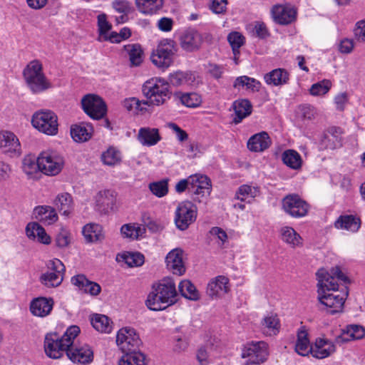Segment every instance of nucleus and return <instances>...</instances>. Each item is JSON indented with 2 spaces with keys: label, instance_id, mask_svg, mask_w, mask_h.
Masks as SVG:
<instances>
[{
  "label": "nucleus",
  "instance_id": "obj_1",
  "mask_svg": "<svg viewBox=\"0 0 365 365\" xmlns=\"http://www.w3.org/2000/svg\"><path fill=\"white\" fill-rule=\"evenodd\" d=\"M318 280V299L324 305L330 314H335L342 310L347 293L341 294L329 293V291H338V282L346 283L348 277L340 270L339 267L331 268L329 271L320 269L317 272Z\"/></svg>",
  "mask_w": 365,
  "mask_h": 365
},
{
  "label": "nucleus",
  "instance_id": "obj_2",
  "mask_svg": "<svg viewBox=\"0 0 365 365\" xmlns=\"http://www.w3.org/2000/svg\"><path fill=\"white\" fill-rule=\"evenodd\" d=\"M177 292L175 284L172 279H163L159 283L152 286L145 304L153 311H161L174 304L176 301Z\"/></svg>",
  "mask_w": 365,
  "mask_h": 365
},
{
  "label": "nucleus",
  "instance_id": "obj_3",
  "mask_svg": "<svg viewBox=\"0 0 365 365\" xmlns=\"http://www.w3.org/2000/svg\"><path fill=\"white\" fill-rule=\"evenodd\" d=\"M79 333L80 328L74 325L69 327L62 336L56 332L48 333L44 339L46 356L54 359H60L72 346Z\"/></svg>",
  "mask_w": 365,
  "mask_h": 365
},
{
  "label": "nucleus",
  "instance_id": "obj_4",
  "mask_svg": "<svg viewBox=\"0 0 365 365\" xmlns=\"http://www.w3.org/2000/svg\"><path fill=\"white\" fill-rule=\"evenodd\" d=\"M142 91L148 106L163 105L170 97L168 83L161 78H152L146 81L143 85Z\"/></svg>",
  "mask_w": 365,
  "mask_h": 365
},
{
  "label": "nucleus",
  "instance_id": "obj_5",
  "mask_svg": "<svg viewBox=\"0 0 365 365\" xmlns=\"http://www.w3.org/2000/svg\"><path fill=\"white\" fill-rule=\"evenodd\" d=\"M23 76L32 93H38L51 87L43 72L42 63L38 60L31 61L24 69Z\"/></svg>",
  "mask_w": 365,
  "mask_h": 365
},
{
  "label": "nucleus",
  "instance_id": "obj_6",
  "mask_svg": "<svg viewBox=\"0 0 365 365\" xmlns=\"http://www.w3.org/2000/svg\"><path fill=\"white\" fill-rule=\"evenodd\" d=\"M178 48L174 41L163 39L151 53L150 59L154 65L160 68H168L175 59Z\"/></svg>",
  "mask_w": 365,
  "mask_h": 365
},
{
  "label": "nucleus",
  "instance_id": "obj_7",
  "mask_svg": "<svg viewBox=\"0 0 365 365\" xmlns=\"http://www.w3.org/2000/svg\"><path fill=\"white\" fill-rule=\"evenodd\" d=\"M38 163L41 173L53 176L61 171L64 165V160L56 152L47 150L39 154Z\"/></svg>",
  "mask_w": 365,
  "mask_h": 365
},
{
  "label": "nucleus",
  "instance_id": "obj_8",
  "mask_svg": "<svg viewBox=\"0 0 365 365\" xmlns=\"http://www.w3.org/2000/svg\"><path fill=\"white\" fill-rule=\"evenodd\" d=\"M190 192L192 194L193 201L205 203L212 191L210 179L205 175L195 174L190 175Z\"/></svg>",
  "mask_w": 365,
  "mask_h": 365
},
{
  "label": "nucleus",
  "instance_id": "obj_9",
  "mask_svg": "<svg viewBox=\"0 0 365 365\" xmlns=\"http://www.w3.org/2000/svg\"><path fill=\"white\" fill-rule=\"evenodd\" d=\"M58 118L51 110L36 112L32 117L33 126L41 133L53 135L58 132Z\"/></svg>",
  "mask_w": 365,
  "mask_h": 365
},
{
  "label": "nucleus",
  "instance_id": "obj_10",
  "mask_svg": "<svg viewBox=\"0 0 365 365\" xmlns=\"http://www.w3.org/2000/svg\"><path fill=\"white\" fill-rule=\"evenodd\" d=\"M267 344L262 341L247 343L242 349V357L247 359L244 365L260 364L268 357Z\"/></svg>",
  "mask_w": 365,
  "mask_h": 365
},
{
  "label": "nucleus",
  "instance_id": "obj_11",
  "mask_svg": "<svg viewBox=\"0 0 365 365\" xmlns=\"http://www.w3.org/2000/svg\"><path fill=\"white\" fill-rule=\"evenodd\" d=\"M175 215V223L180 230H185L197 218V209L192 202L185 200L178 204Z\"/></svg>",
  "mask_w": 365,
  "mask_h": 365
},
{
  "label": "nucleus",
  "instance_id": "obj_12",
  "mask_svg": "<svg viewBox=\"0 0 365 365\" xmlns=\"http://www.w3.org/2000/svg\"><path fill=\"white\" fill-rule=\"evenodd\" d=\"M282 207L286 214L294 218L306 216L309 210V204L297 194H289L283 197Z\"/></svg>",
  "mask_w": 365,
  "mask_h": 365
},
{
  "label": "nucleus",
  "instance_id": "obj_13",
  "mask_svg": "<svg viewBox=\"0 0 365 365\" xmlns=\"http://www.w3.org/2000/svg\"><path fill=\"white\" fill-rule=\"evenodd\" d=\"M84 112L91 118H103L107 112V107L103 99L97 95L88 94L81 100Z\"/></svg>",
  "mask_w": 365,
  "mask_h": 365
},
{
  "label": "nucleus",
  "instance_id": "obj_14",
  "mask_svg": "<svg viewBox=\"0 0 365 365\" xmlns=\"http://www.w3.org/2000/svg\"><path fill=\"white\" fill-rule=\"evenodd\" d=\"M116 344L125 353L137 350L141 344V340L133 328L123 327L117 333Z\"/></svg>",
  "mask_w": 365,
  "mask_h": 365
},
{
  "label": "nucleus",
  "instance_id": "obj_15",
  "mask_svg": "<svg viewBox=\"0 0 365 365\" xmlns=\"http://www.w3.org/2000/svg\"><path fill=\"white\" fill-rule=\"evenodd\" d=\"M271 12L274 21L280 25L292 24L297 19V10L290 4L275 5Z\"/></svg>",
  "mask_w": 365,
  "mask_h": 365
},
{
  "label": "nucleus",
  "instance_id": "obj_16",
  "mask_svg": "<svg viewBox=\"0 0 365 365\" xmlns=\"http://www.w3.org/2000/svg\"><path fill=\"white\" fill-rule=\"evenodd\" d=\"M181 48L187 52L198 51L202 43V36L195 29L186 30L180 38Z\"/></svg>",
  "mask_w": 365,
  "mask_h": 365
},
{
  "label": "nucleus",
  "instance_id": "obj_17",
  "mask_svg": "<svg viewBox=\"0 0 365 365\" xmlns=\"http://www.w3.org/2000/svg\"><path fill=\"white\" fill-rule=\"evenodd\" d=\"M341 145V130L331 127L325 130L321 136L319 147L321 150H334Z\"/></svg>",
  "mask_w": 365,
  "mask_h": 365
},
{
  "label": "nucleus",
  "instance_id": "obj_18",
  "mask_svg": "<svg viewBox=\"0 0 365 365\" xmlns=\"http://www.w3.org/2000/svg\"><path fill=\"white\" fill-rule=\"evenodd\" d=\"M53 305L54 301L52 298L39 297L31 300L29 310L32 315L44 318L51 314Z\"/></svg>",
  "mask_w": 365,
  "mask_h": 365
},
{
  "label": "nucleus",
  "instance_id": "obj_19",
  "mask_svg": "<svg viewBox=\"0 0 365 365\" xmlns=\"http://www.w3.org/2000/svg\"><path fill=\"white\" fill-rule=\"evenodd\" d=\"M68 358L73 363L76 364H89L93 359V351L88 344L70 347L66 352Z\"/></svg>",
  "mask_w": 365,
  "mask_h": 365
},
{
  "label": "nucleus",
  "instance_id": "obj_20",
  "mask_svg": "<svg viewBox=\"0 0 365 365\" xmlns=\"http://www.w3.org/2000/svg\"><path fill=\"white\" fill-rule=\"evenodd\" d=\"M182 256L183 251L180 248H175L168 252L165 257L167 267L174 274L180 276L185 272Z\"/></svg>",
  "mask_w": 365,
  "mask_h": 365
},
{
  "label": "nucleus",
  "instance_id": "obj_21",
  "mask_svg": "<svg viewBox=\"0 0 365 365\" xmlns=\"http://www.w3.org/2000/svg\"><path fill=\"white\" fill-rule=\"evenodd\" d=\"M230 290L229 279L225 276H217L207 284V294L212 298L221 297Z\"/></svg>",
  "mask_w": 365,
  "mask_h": 365
},
{
  "label": "nucleus",
  "instance_id": "obj_22",
  "mask_svg": "<svg viewBox=\"0 0 365 365\" xmlns=\"http://www.w3.org/2000/svg\"><path fill=\"white\" fill-rule=\"evenodd\" d=\"M335 351L336 347L333 341L327 339L319 338L312 346L311 354L314 358L322 359L329 356Z\"/></svg>",
  "mask_w": 365,
  "mask_h": 365
},
{
  "label": "nucleus",
  "instance_id": "obj_23",
  "mask_svg": "<svg viewBox=\"0 0 365 365\" xmlns=\"http://www.w3.org/2000/svg\"><path fill=\"white\" fill-rule=\"evenodd\" d=\"M272 144V140L265 131L252 135L247 141V148L252 152H263L268 149Z\"/></svg>",
  "mask_w": 365,
  "mask_h": 365
},
{
  "label": "nucleus",
  "instance_id": "obj_24",
  "mask_svg": "<svg viewBox=\"0 0 365 365\" xmlns=\"http://www.w3.org/2000/svg\"><path fill=\"white\" fill-rule=\"evenodd\" d=\"M0 148H4L5 153L17 155L21 153V145L19 139L11 132H0Z\"/></svg>",
  "mask_w": 365,
  "mask_h": 365
},
{
  "label": "nucleus",
  "instance_id": "obj_25",
  "mask_svg": "<svg viewBox=\"0 0 365 365\" xmlns=\"http://www.w3.org/2000/svg\"><path fill=\"white\" fill-rule=\"evenodd\" d=\"M365 335V329L363 327L351 324L342 330L341 334L335 338V343L341 344L351 340H356L363 338Z\"/></svg>",
  "mask_w": 365,
  "mask_h": 365
},
{
  "label": "nucleus",
  "instance_id": "obj_26",
  "mask_svg": "<svg viewBox=\"0 0 365 365\" xmlns=\"http://www.w3.org/2000/svg\"><path fill=\"white\" fill-rule=\"evenodd\" d=\"M138 140L143 145L150 147L156 145L161 137L158 128L144 127L139 129Z\"/></svg>",
  "mask_w": 365,
  "mask_h": 365
},
{
  "label": "nucleus",
  "instance_id": "obj_27",
  "mask_svg": "<svg viewBox=\"0 0 365 365\" xmlns=\"http://www.w3.org/2000/svg\"><path fill=\"white\" fill-rule=\"evenodd\" d=\"M264 80L268 85L281 86L289 83V73L284 68H276L266 73Z\"/></svg>",
  "mask_w": 365,
  "mask_h": 365
},
{
  "label": "nucleus",
  "instance_id": "obj_28",
  "mask_svg": "<svg viewBox=\"0 0 365 365\" xmlns=\"http://www.w3.org/2000/svg\"><path fill=\"white\" fill-rule=\"evenodd\" d=\"M281 240L292 248L301 247L303 239L292 227L284 226L280 229Z\"/></svg>",
  "mask_w": 365,
  "mask_h": 365
},
{
  "label": "nucleus",
  "instance_id": "obj_29",
  "mask_svg": "<svg viewBox=\"0 0 365 365\" xmlns=\"http://www.w3.org/2000/svg\"><path fill=\"white\" fill-rule=\"evenodd\" d=\"M233 109L235 110L233 122L238 124L252 113V106L249 100L240 99L233 103Z\"/></svg>",
  "mask_w": 365,
  "mask_h": 365
},
{
  "label": "nucleus",
  "instance_id": "obj_30",
  "mask_svg": "<svg viewBox=\"0 0 365 365\" xmlns=\"http://www.w3.org/2000/svg\"><path fill=\"white\" fill-rule=\"evenodd\" d=\"M35 218L45 224L51 225L58 220L54 208L51 206H38L34 208Z\"/></svg>",
  "mask_w": 365,
  "mask_h": 365
},
{
  "label": "nucleus",
  "instance_id": "obj_31",
  "mask_svg": "<svg viewBox=\"0 0 365 365\" xmlns=\"http://www.w3.org/2000/svg\"><path fill=\"white\" fill-rule=\"evenodd\" d=\"M334 225L337 229L355 232L359 229L361 221L359 218L353 215H342L338 218Z\"/></svg>",
  "mask_w": 365,
  "mask_h": 365
},
{
  "label": "nucleus",
  "instance_id": "obj_32",
  "mask_svg": "<svg viewBox=\"0 0 365 365\" xmlns=\"http://www.w3.org/2000/svg\"><path fill=\"white\" fill-rule=\"evenodd\" d=\"M312 346L304 327L300 328L297 332V340L295 344L296 352L301 356H307L312 353Z\"/></svg>",
  "mask_w": 365,
  "mask_h": 365
},
{
  "label": "nucleus",
  "instance_id": "obj_33",
  "mask_svg": "<svg viewBox=\"0 0 365 365\" xmlns=\"http://www.w3.org/2000/svg\"><path fill=\"white\" fill-rule=\"evenodd\" d=\"M93 133V128L88 124L74 125L71 128V135L76 142H85L88 140Z\"/></svg>",
  "mask_w": 365,
  "mask_h": 365
},
{
  "label": "nucleus",
  "instance_id": "obj_34",
  "mask_svg": "<svg viewBox=\"0 0 365 365\" xmlns=\"http://www.w3.org/2000/svg\"><path fill=\"white\" fill-rule=\"evenodd\" d=\"M233 87L237 89L245 88L252 93H256L260 91L262 83L254 78L247 76H241L235 79Z\"/></svg>",
  "mask_w": 365,
  "mask_h": 365
},
{
  "label": "nucleus",
  "instance_id": "obj_35",
  "mask_svg": "<svg viewBox=\"0 0 365 365\" xmlns=\"http://www.w3.org/2000/svg\"><path fill=\"white\" fill-rule=\"evenodd\" d=\"M138 11L144 14L152 15L160 10L163 0H135Z\"/></svg>",
  "mask_w": 365,
  "mask_h": 365
},
{
  "label": "nucleus",
  "instance_id": "obj_36",
  "mask_svg": "<svg viewBox=\"0 0 365 365\" xmlns=\"http://www.w3.org/2000/svg\"><path fill=\"white\" fill-rule=\"evenodd\" d=\"M83 237L88 242H96L104 239L102 227L97 224H88L82 230Z\"/></svg>",
  "mask_w": 365,
  "mask_h": 365
},
{
  "label": "nucleus",
  "instance_id": "obj_37",
  "mask_svg": "<svg viewBox=\"0 0 365 365\" xmlns=\"http://www.w3.org/2000/svg\"><path fill=\"white\" fill-rule=\"evenodd\" d=\"M54 204L59 212L65 216H68L73 210L72 197L67 192L58 195Z\"/></svg>",
  "mask_w": 365,
  "mask_h": 365
},
{
  "label": "nucleus",
  "instance_id": "obj_38",
  "mask_svg": "<svg viewBox=\"0 0 365 365\" xmlns=\"http://www.w3.org/2000/svg\"><path fill=\"white\" fill-rule=\"evenodd\" d=\"M118 365H146L145 356L136 350L125 352L119 360Z\"/></svg>",
  "mask_w": 365,
  "mask_h": 365
},
{
  "label": "nucleus",
  "instance_id": "obj_39",
  "mask_svg": "<svg viewBox=\"0 0 365 365\" xmlns=\"http://www.w3.org/2000/svg\"><path fill=\"white\" fill-rule=\"evenodd\" d=\"M283 163L292 169L297 170L302 167L301 155L294 150H287L282 155Z\"/></svg>",
  "mask_w": 365,
  "mask_h": 365
},
{
  "label": "nucleus",
  "instance_id": "obj_40",
  "mask_svg": "<svg viewBox=\"0 0 365 365\" xmlns=\"http://www.w3.org/2000/svg\"><path fill=\"white\" fill-rule=\"evenodd\" d=\"M128 54L131 66H138L143 62V51L139 44H129L125 46Z\"/></svg>",
  "mask_w": 365,
  "mask_h": 365
},
{
  "label": "nucleus",
  "instance_id": "obj_41",
  "mask_svg": "<svg viewBox=\"0 0 365 365\" xmlns=\"http://www.w3.org/2000/svg\"><path fill=\"white\" fill-rule=\"evenodd\" d=\"M93 327L101 333H110L112 330V325L108 317L103 314H96L91 319Z\"/></svg>",
  "mask_w": 365,
  "mask_h": 365
},
{
  "label": "nucleus",
  "instance_id": "obj_42",
  "mask_svg": "<svg viewBox=\"0 0 365 365\" xmlns=\"http://www.w3.org/2000/svg\"><path fill=\"white\" fill-rule=\"evenodd\" d=\"M145 229L138 224L129 223L123 225L120 228V234L124 238L138 239L145 232Z\"/></svg>",
  "mask_w": 365,
  "mask_h": 365
},
{
  "label": "nucleus",
  "instance_id": "obj_43",
  "mask_svg": "<svg viewBox=\"0 0 365 365\" xmlns=\"http://www.w3.org/2000/svg\"><path fill=\"white\" fill-rule=\"evenodd\" d=\"M262 327L266 334L276 335L280 327L279 320L276 315L269 314L263 319Z\"/></svg>",
  "mask_w": 365,
  "mask_h": 365
},
{
  "label": "nucleus",
  "instance_id": "obj_44",
  "mask_svg": "<svg viewBox=\"0 0 365 365\" xmlns=\"http://www.w3.org/2000/svg\"><path fill=\"white\" fill-rule=\"evenodd\" d=\"M63 275L53 272H44L40 276L39 281L47 288H55L61 284L63 280Z\"/></svg>",
  "mask_w": 365,
  "mask_h": 365
},
{
  "label": "nucleus",
  "instance_id": "obj_45",
  "mask_svg": "<svg viewBox=\"0 0 365 365\" xmlns=\"http://www.w3.org/2000/svg\"><path fill=\"white\" fill-rule=\"evenodd\" d=\"M101 160L103 164L108 166L119 165L121 162V153L116 148L110 147L102 153Z\"/></svg>",
  "mask_w": 365,
  "mask_h": 365
},
{
  "label": "nucleus",
  "instance_id": "obj_46",
  "mask_svg": "<svg viewBox=\"0 0 365 365\" xmlns=\"http://www.w3.org/2000/svg\"><path fill=\"white\" fill-rule=\"evenodd\" d=\"M176 97L182 105L188 108L199 107L202 103L201 96L196 93H179Z\"/></svg>",
  "mask_w": 365,
  "mask_h": 365
},
{
  "label": "nucleus",
  "instance_id": "obj_47",
  "mask_svg": "<svg viewBox=\"0 0 365 365\" xmlns=\"http://www.w3.org/2000/svg\"><path fill=\"white\" fill-rule=\"evenodd\" d=\"M178 289L181 295L190 300H197L200 294L194 284L189 280H182L178 285Z\"/></svg>",
  "mask_w": 365,
  "mask_h": 365
},
{
  "label": "nucleus",
  "instance_id": "obj_48",
  "mask_svg": "<svg viewBox=\"0 0 365 365\" xmlns=\"http://www.w3.org/2000/svg\"><path fill=\"white\" fill-rule=\"evenodd\" d=\"M259 194L257 187L249 185H242L239 187L235 194V198L240 201H245L248 197H255Z\"/></svg>",
  "mask_w": 365,
  "mask_h": 365
},
{
  "label": "nucleus",
  "instance_id": "obj_49",
  "mask_svg": "<svg viewBox=\"0 0 365 365\" xmlns=\"http://www.w3.org/2000/svg\"><path fill=\"white\" fill-rule=\"evenodd\" d=\"M148 103L145 101H139L136 98H127L123 101V107L128 111L138 113V112H143L147 110L146 106Z\"/></svg>",
  "mask_w": 365,
  "mask_h": 365
},
{
  "label": "nucleus",
  "instance_id": "obj_50",
  "mask_svg": "<svg viewBox=\"0 0 365 365\" xmlns=\"http://www.w3.org/2000/svg\"><path fill=\"white\" fill-rule=\"evenodd\" d=\"M120 257L122 261L129 267H139L144 263V256L140 252H127L117 256V259Z\"/></svg>",
  "mask_w": 365,
  "mask_h": 365
},
{
  "label": "nucleus",
  "instance_id": "obj_51",
  "mask_svg": "<svg viewBox=\"0 0 365 365\" xmlns=\"http://www.w3.org/2000/svg\"><path fill=\"white\" fill-rule=\"evenodd\" d=\"M23 171L29 176L36 174L38 170H40L38 166V158H36L32 155H26L22 161Z\"/></svg>",
  "mask_w": 365,
  "mask_h": 365
},
{
  "label": "nucleus",
  "instance_id": "obj_52",
  "mask_svg": "<svg viewBox=\"0 0 365 365\" xmlns=\"http://www.w3.org/2000/svg\"><path fill=\"white\" fill-rule=\"evenodd\" d=\"M98 201L106 208L113 210L115 206L116 194L113 190H105L99 192Z\"/></svg>",
  "mask_w": 365,
  "mask_h": 365
},
{
  "label": "nucleus",
  "instance_id": "obj_53",
  "mask_svg": "<svg viewBox=\"0 0 365 365\" xmlns=\"http://www.w3.org/2000/svg\"><path fill=\"white\" fill-rule=\"evenodd\" d=\"M149 189L154 195L158 197H164L168 192V180L151 182L149 184Z\"/></svg>",
  "mask_w": 365,
  "mask_h": 365
},
{
  "label": "nucleus",
  "instance_id": "obj_54",
  "mask_svg": "<svg viewBox=\"0 0 365 365\" xmlns=\"http://www.w3.org/2000/svg\"><path fill=\"white\" fill-rule=\"evenodd\" d=\"M331 87V83L329 80H323L320 82L313 84L310 89V94L314 96H324L329 92Z\"/></svg>",
  "mask_w": 365,
  "mask_h": 365
},
{
  "label": "nucleus",
  "instance_id": "obj_55",
  "mask_svg": "<svg viewBox=\"0 0 365 365\" xmlns=\"http://www.w3.org/2000/svg\"><path fill=\"white\" fill-rule=\"evenodd\" d=\"M29 229L32 230H36L37 229V233H36V239L38 242L48 245L51 242L50 237L46 234L45 230L43 227H41L38 222H29L28 224V230Z\"/></svg>",
  "mask_w": 365,
  "mask_h": 365
},
{
  "label": "nucleus",
  "instance_id": "obj_56",
  "mask_svg": "<svg viewBox=\"0 0 365 365\" xmlns=\"http://www.w3.org/2000/svg\"><path fill=\"white\" fill-rule=\"evenodd\" d=\"M71 282L73 285L76 287L79 291L86 294L90 284L94 282L90 281L83 274H78L71 277Z\"/></svg>",
  "mask_w": 365,
  "mask_h": 365
},
{
  "label": "nucleus",
  "instance_id": "obj_57",
  "mask_svg": "<svg viewBox=\"0 0 365 365\" xmlns=\"http://www.w3.org/2000/svg\"><path fill=\"white\" fill-rule=\"evenodd\" d=\"M227 41L230 43L232 51L240 50V48L245 43V37L237 31H233L227 36Z\"/></svg>",
  "mask_w": 365,
  "mask_h": 365
},
{
  "label": "nucleus",
  "instance_id": "obj_58",
  "mask_svg": "<svg viewBox=\"0 0 365 365\" xmlns=\"http://www.w3.org/2000/svg\"><path fill=\"white\" fill-rule=\"evenodd\" d=\"M46 272H53L56 274H64L66 268L62 262L56 258L48 260L46 264Z\"/></svg>",
  "mask_w": 365,
  "mask_h": 365
},
{
  "label": "nucleus",
  "instance_id": "obj_59",
  "mask_svg": "<svg viewBox=\"0 0 365 365\" xmlns=\"http://www.w3.org/2000/svg\"><path fill=\"white\" fill-rule=\"evenodd\" d=\"M98 27L100 35L105 36L111 29V24L107 20V16L105 14H101L98 16Z\"/></svg>",
  "mask_w": 365,
  "mask_h": 365
},
{
  "label": "nucleus",
  "instance_id": "obj_60",
  "mask_svg": "<svg viewBox=\"0 0 365 365\" xmlns=\"http://www.w3.org/2000/svg\"><path fill=\"white\" fill-rule=\"evenodd\" d=\"M112 7L122 14H128L131 11L130 3L127 0H115L112 2Z\"/></svg>",
  "mask_w": 365,
  "mask_h": 365
},
{
  "label": "nucleus",
  "instance_id": "obj_61",
  "mask_svg": "<svg viewBox=\"0 0 365 365\" xmlns=\"http://www.w3.org/2000/svg\"><path fill=\"white\" fill-rule=\"evenodd\" d=\"M252 35L259 38H265L269 36V33L266 25L262 22L256 21L254 24Z\"/></svg>",
  "mask_w": 365,
  "mask_h": 365
},
{
  "label": "nucleus",
  "instance_id": "obj_62",
  "mask_svg": "<svg viewBox=\"0 0 365 365\" xmlns=\"http://www.w3.org/2000/svg\"><path fill=\"white\" fill-rule=\"evenodd\" d=\"M300 113L304 119L312 120L317 118L318 112L317 109L311 105H304L300 107Z\"/></svg>",
  "mask_w": 365,
  "mask_h": 365
},
{
  "label": "nucleus",
  "instance_id": "obj_63",
  "mask_svg": "<svg viewBox=\"0 0 365 365\" xmlns=\"http://www.w3.org/2000/svg\"><path fill=\"white\" fill-rule=\"evenodd\" d=\"M354 34L356 41L365 43V19L356 23Z\"/></svg>",
  "mask_w": 365,
  "mask_h": 365
},
{
  "label": "nucleus",
  "instance_id": "obj_64",
  "mask_svg": "<svg viewBox=\"0 0 365 365\" xmlns=\"http://www.w3.org/2000/svg\"><path fill=\"white\" fill-rule=\"evenodd\" d=\"M71 241L70 233L66 229H61L59 233L56 235V242L59 247H67Z\"/></svg>",
  "mask_w": 365,
  "mask_h": 365
}]
</instances>
